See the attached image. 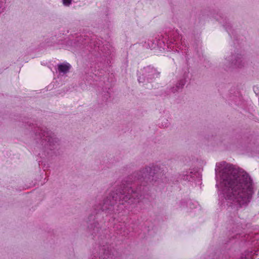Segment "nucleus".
I'll list each match as a JSON object with an SVG mask.
<instances>
[{"mask_svg":"<svg viewBox=\"0 0 259 259\" xmlns=\"http://www.w3.org/2000/svg\"><path fill=\"white\" fill-rule=\"evenodd\" d=\"M215 173L220 205L234 212L246 207L254 193L249 174L225 161L216 163Z\"/></svg>","mask_w":259,"mask_h":259,"instance_id":"f257e3e1","label":"nucleus"},{"mask_svg":"<svg viewBox=\"0 0 259 259\" xmlns=\"http://www.w3.org/2000/svg\"><path fill=\"white\" fill-rule=\"evenodd\" d=\"M153 44L158 48L163 50L168 49L171 51H177V48L184 50L185 54L187 68L184 71L183 77L179 79L175 85L170 87L172 93H175L182 90L189 78V61L190 56L188 51V44L182 39V36L179 34L177 30H169L165 31L164 34L158 35L157 37L153 39Z\"/></svg>","mask_w":259,"mask_h":259,"instance_id":"f03ea898","label":"nucleus"},{"mask_svg":"<svg viewBox=\"0 0 259 259\" xmlns=\"http://www.w3.org/2000/svg\"><path fill=\"white\" fill-rule=\"evenodd\" d=\"M25 126L31 130L32 137L41 149L42 155L49 157L56 155L60 140L54 132L46 126L29 122H26Z\"/></svg>","mask_w":259,"mask_h":259,"instance_id":"7ed1b4c3","label":"nucleus"},{"mask_svg":"<svg viewBox=\"0 0 259 259\" xmlns=\"http://www.w3.org/2000/svg\"><path fill=\"white\" fill-rule=\"evenodd\" d=\"M102 42L93 33L83 34L76 37L74 44L79 47L83 46L97 58L105 60L111 55L110 46L108 44L101 46Z\"/></svg>","mask_w":259,"mask_h":259,"instance_id":"20e7f679","label":"nucleus"},{"mask_svg":"<svg viewBox=\"0 0 259 259\" xmlns=\"http://www.w3.org/2000/svg\"><path fill=\"white\" fill-rule=\"evenodd\" d=\"M161 72L154 66L149 65L144 66L137 72L138 80L144 85L153 82L160 76Z\"/></svg>","mask_w":259,"mask_h":259,"instance_id":"39448f33","label":"nucleus"},{"mask_svg":"<svg viewBox=\"0 0 259 259\" xmlns=\"http://www.w3.org/2000/svg\"><path fill=\"white\" fill-rule=\"evenodd\" d=\"M225 60L226 62L223 67L228 71H231L234 69L241 68L245 64L244 55L238 50L232 52L231 55L225 58Z\"/></svg>","mask_w":259,"mask_h":259,"instance_id":"423d86ee","label":"nucleus"},{"mask_svg":"<svg viewBox=\"0 0 259 259\" xmlns=\"http://www.w3.org/2000/svg\"><path fill=\"white\" fill-rule=\"evenodd\" d=\"M215 18L218 21H220L221 23H222L224 27L228 32L229 35L231 37H233L234 40L237 41V37L236 36L235 32H234V30L231 31L232 26L226 16H225L223 14L220 13L219 18L216 16Z\"/></svg>","mask_w":259,"mask_h":259,"instance_id":"0eeeda50","label":"nucleus"},{"mask_svg":"<svg viewBox=\"0 0 259 259\" xmlns=\"http://www.w3.org/2000/svg\"><path fill=\"white\" fill-rule=\"evenodd\" d=\"M110 87L111 86L105 87L102 89V91L99 94V98H101L104 103H106L110 98Z\"/></svg>","mask_w":259,"mask_h":259,"instance_id":"6e6552de","label":"nucleus"},{"mask_svg":"<svg viewBox=\"0 0 259 259\" xmlns=\"http://www.w3.org/2000/svg\"><path fill=\"white\" fill-rule=\"evenodd\" d=\"M58 70L60 74L64 75L68 73L71 68V65L67 62H64L57 65Z\"/></svg>","mask_w":259,"mask_h":259,"instance_id":"1a4fd4ad","label":"nucleus"},{"mask_svg":"<svg viewBox=\"0 0 259 259\" xmlns=\"http://www.w3.org/2000/svg\"><path fill=\"white\" fill-rule=\"evenodd\" d=\"M196 175V173H194L192 171H186L183 172V174L182 175H179V177L178 179L179 180H183L185 181H192L195 179V176Z\"/></svg>","mask_w":259,"mask_h":259,"instance_id":"9d476101","label":"nucleus"},{"mask_svg":"<svg viewBox=\"0 0 259 259\" xmlns=\"http://www.w3.org/2000/svg\"><path fill=\"white\" fill-rule=\"evenodd\" d=\"M211 259H229L228 256L226 254H222L219 251L215 252L214 257H211Z\"/></svg>","mask_w":259,"mask_h":259,"instance_id":"9b49d317","label":"nucleus"},{"mask_svg":"<svg viewBox=\"0 0 259 259\" xmlns=\"http://www.w3.org/2000/svg\"><path fill=\"white\" fill-rule=\"evenodd\" d=\"M94 75V73H91L90 75L86 74L84 78L85 80L88 81L89 83L91 84V82H90V81L92 79Z\"/></svg>","mask_w":259,"mask_h":259,"instance_id":"f8f14e48","label":"nucleus"},{"mask_svg":"<svg viewBox=\"0 0 259 259\" xmlns=\"http://www.w3.org/2000/svg\"><path fill=\"white\" fill-rule=\"evenodd\" d=\"M63 4L66 6H69L72 2V0H62Z\"/></svg>","mask_w":259,"mask_h":259,"instance_id":"ddd939ff","label":"nucleus"},{"mask_svg":"<svg viewBox=\"0 0 259 259\" xmlns=\"http://www.w3.org/2000/svg\"><path fill=\"white\" fill-rule=\"evenodd\" d=\"M172 92L171 91V90H170V88H167L166 90L164 91V96H168Z\"/></svg>","mask_w":259,"mask_h":259,"instance_id":"4468645a","label":"nucleus"},{"mask_svg":"<svg viewBox=\"0 0 259 259\" xmlns=\"http://www.w3.org/2000/svg\"><path fill=\"white\" fill-rule=\"evenodd\" d=\"M168 124H169V122L168 121V120L166 119L165 121L164 122V123H162L161 126H162L163 127H166L168 126Z\"/></svg>","mask_w":259,"mask_h":259,"instance_id":"2eb2a0df","label":"nucleus"},{"mask_svg":"<svg viewBox=\"0 0 259 259\" xmlns=\"http://www.w3.org/2000/svg\"><path fill=\"white\" fill-rule=\"evenodd\" d=\"M251 257V255H249L248 254H245L244 257L242 256L241 259H248L249 257Z\"/></svg>","mask_w":259,"mask_h":259,"instance_id":"dca6fc26","label":"nucleus"},{"mask_svg":"<svg viewBox=\"0 0 259 259\" xmlns=\"http://www.w3.org/2000/svg\"><path fill=\"white\" fill-rule=\"evenodd\" d=\"M3 3L2 0H0V13L2 12V10H1V8L3 7Z\"/></svg>","mask_w":259,"mask_h":259,"instance_id":"f3484780","label":"nucleus"},{"mask_svg":"<svg viewBox=\"0 0 259 259\" xmlns=\"http://www.w3.org/2000/svg\"><path fill=\"white\" fill-rule=\"evenodd\" d=\"M192 203V202L191 200H188L187 202V205H190V204Z\"/></svg>","mask_w":259,"mask_h":259,"instance_id":"a211bd4d","label":"nucleus"},{"mask_svg":"<svg viewBox=\"0 0 259 259\" xmlns=\"http://www.w3.org/2000/svg\"><path fill=\"white\" fill-rule=\"evenodd\" d=\"M181 203L182 206H184V204H183V201H182Z\"/></svg>","mask_w":259,"mask_h":259,"instance_id":"6ab92c4d","label":"nucleus"}]
</instances>
